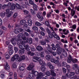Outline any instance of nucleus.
<instances>
[{
    "mask_svg": "<svg viewBox=\"0 0 79 79\" xmlns=\"http://www.w3.org/2000/svg\"><path fill=\"white\" fill-rule=\"evenodd\" d=\"M35 60H37L38 61H40V65H44V63L43 62V61L41 60L40 58L37 56H34L33 57V60L34 62H35L36 61Z\"/></svg>",
    "mask_w": 79,
    "mask_h": 79,
    "instance_id": "1",
    "label": "nucleus"
},
{
    "mask_svg": "<svg viewBox=\"0 0 79 79\" xmlns=\"http://www.w3.org/2000/svg\"><path fill=\"white\" fill-rule=\"evenodd\" d=\"M19 38H18V37H16V36H15V38H13L12 39V40H11V42L12 44L13 45H16V42H15V41H18V40H19Z\"/></svg>",
    "mask_w": 79,
    "mask_h": 79,
    "instance_id": "2",
    "label": "nucleus"
},
{
    "mask_svg": "<svg viewBox=\"0 0 79 79\" xmlns=\"http://www.w3.org/2000/svg\"><path fill=\"white\" fill-rule=\"evenodd\" d=\"M75 74V73L74 72H71L70 74L68 73L66 74V76L70 79H73L74 77V75Z\"/></svg>",
    "mask_w": 79,
    "mask_h": 79,
    "instance_id": "3",
    "label": "nucleus"
},
{
    "mask_svg": "<svg viewBox=\"0 0 79 79\" xmlns=\"http://www.w3.org/2000/svg\"><path fill=\"white\" fill-rule=\"evenodd\" d=\"M22 43H23V40H19L18 41H17V45L18 46V47H19V48L20 49H21V50L23 49V46L21 45V44Z\"/></svg>",
    "mask_w": 79,
    "mask_h": 79,
    "instance_id": "4",
    "label": "nucleus"
},
{
    "mask_svg": "<svg viewBox=\"0 0 79 79\" xmlns=\"http://www.w3.org/2000/svg\"><path fill=\"white\" fill-rule=\"evenodd\" d=\"M34 67V64L33 63H31L27 68V69L28 71H31Z\"/></svg>",
    "mask_w": 79,
    "mask_h": 79,
    "instance_id": "5",
    "label": "nucleus"
},
{
    "mask_svg": "<svg viewBox=\"0 0 79 79\" xmlns=\"http://www.w3.org/2000/svg\"><path fill=\"white\" fill-rule=\"evenodd\" d=\"M52 34L54 38H55L57 40H60V36L56 35L54 32H52Z\"/></svg>",
    "mask_w": 79,
    "mask_h": 79,
    "instance_id": "6",
    "label": "nucleus"
},
{
    "mask_svg": "<svg viewBox=\"0 0 79 79\" xmlns=\"http://www.w3.org/2000/svg\"><path fill=\"white\" fill-rule=\"evenodd\" d=\"M45 23L46 25L48 27H50L51 29H52V31H53V32H54V30H53V27H52L51 26H50V25L49 24V21H45Z\"/></svg>",
    "mask_w": 79,
    "mask_h": 79,
    "instance_id": "7",
    "label": "nucleus"
},
{
    "mask_svg": "<svg viewBox=\"0 0 79 79\" xmlns=\"http://www.w3.org/2000/svg\"><path fill=\"white\" fill-rule=\"evenodd\" d=\"M5 69L6 70V71H10V66H9V65L8 64V63H7V62H6V64L5 66Z\"/></svg>",
    "mask_w": 79,
    "mask_h": 79,
    "instance_id": "8",
    "label": "nucleus"
},
{
    "mask_svg": "<svg viewBox=\"0 0 79 79\" xmlns=\"http://www.w3.org/2000/svg\"><path fill=\"white\" fill-rule=\"evenodd\" d=\"M22 44V45H23V46L24 47H25V49L26 50H27V51H29V48H30L28 45H25L24 44H23V43L22 44Z\"/></svg>",
    "mask_w": 79,
    "mask_h": 79,
    "instance_id": "9",
    "label": "nucleus"
},
{
    "mask_svg": "<svg viewBox=\"0 0 79 79\" xmlns=\"http://www.w3.org/2000/svg\"><path fill=\"white\" fill-rule=\"evenodd\" d=\"M25 48H23L22 49H20L19 52V55H23L24 53V50Z\"/></svg>",
    "mask_w": 79,
    "mask_h": 79,
    "instance_id": "10",
    "label": "nucleus"
},
{
    "mask_svg": "<svg viewBox=\"0 0 79 79\" xmlns=\"http://www.w3.org/2000/svg\"><path fill=\"white\" fill-rule=\"evenodd\" d=\"M48 47H47V50L49 52H50V53H52V48L50 46V45L48 44H47Z\"/></svg>",
    "mask_w": 79,
    "mask_h": 79,
    "instance_id": "11",
    "label": "nucleus"
},
{
    "mask_svg": "<svg viewBox=\"0 0 79 79\" xmlns=\"http://www.w3.org/2000/svg\"><path fill=\"white\" fill-rule=\"evenodd\" d=\"M36 49L38 51H42L44 48L41 46H37L36 47Z\"/></svg>",
    "mask_w": 79,
    "mask_h": 79,
    "instance_id": "12",
    "label": "nucleus"
},
{
    "mask_svg": "<svg viewBox=\"0 0 79 79\" xmlns=\"http://www.w3.org/2000/svg\"><path fill=\"white\" fill-rule=\"evenodd\" d=\"M72 60V56H71L69 55L67 59V62L69 63H71V61Z\"/></svg>",
    "mask_w": 79,
    "mask_h": 79,
    "instance_id": "13",
    "label": "nucleus"
},
{
    "mask_svg": "<svg viewBox=\"0 0 79 79\" xmlns=\"http://www.w3.org/2000/svg\"><path fill=\"white\" fill-rule=\"evenodd\" d=\"M29 77H30V79H34V74L33 73H29Z\"/></svg>",
    "mask_w": 79,
    "mask_h": 79,
    "instance_id": "14",
    "label": "nucleus"
},
{
    "mask_svg": "<svg viewBox=\"0 0 79 79\" xmlns=\"http://www.w3.org/2000/svg\"><path fill=\"white\" fill-rule=\"evenodd\" d=\"M14 57H15V58L16 60H17L19 61V54H16L14 55Z\"/></svg>",
    "mask_w": 79,
    "mask_h": 79,
    "instance_id": "15",
    "label": "nucleus"
},
{
    "mask_svg": "<svg viewBox=\"0 0 79 79\" xmlns=\"http://www.w3.org/2000/svg\"><path fill=\"white\" fill-rule=\"evenodd\" d=\"M75 13H76L75 10H74V9H72L71 11V15L72 16H73L74 15H75Z\"/></svg>",
    "mask_w": 79,
    "mask_h": 79,
    "instance_id": "16",
    "label": "nucleus"
},
{
    "mask_svg": "<svg viewBox=\"0 0 79 79\" xmlns=\"http://www.w3.org/2000/svg\"><path fill=\"white\" fill-rule=\"evenodd\" d=\"M33 8L35 11H37V5L35 4H34L33 5Z\"/></svg>",
    "mask_w": 79,
    "mask_h": 79,
    "instance_id": "17",
    "label": "nucleus"
},
{
    "mask_svg": "<svg viewBox=\"0 0 79 79\" xmlns=\"http://www.w3.org/2000/svg\"><path fill=\"white\" fill-rule=\"evenodd\" d=\"M25 60V56L23 55L21 56V58H19V61H21L22 60Z\"/></svg>",
    "mask_w": 79,
    "mask_h": 79,
    "instance_id": "18",
    "label": "nucleus"
},
{
    "mask_svg": "<svg viewBox=\"0 0 79 79\" xmlns=\"http://www.w3.org/2000/svg\"><path fill=\"white\" fill-rule=\"evenodd\" d=\"M45 58L47 60H50L51 59V56L49 54H47L46 55Z\"/></svg>",
    "mask_w": 79,
    "mask_h": 79,
    "instance_id": "19",
    "label": "nucleus"
},
{
    "mask_svg": "<svg viewBox=\"0 0 79 79\" xmlns=\"http://www.w3.org/2000/svg\"><path fill=\"white\" fill-rule=\"evenodd\" d=\"M36 16L37 17V18H38L40 19V21H42L43 20V19H44V18H43L42 16H40V15H39V14H37Z\"/></svg>",
    "mask_w": 79,
    "mask_h": 79,
    "instance_id": "20",
    "label": "nucleus"
},
{
    "mask_svg": "<svg viewBox=\"0 0 79 79\" xmlns=\"http://www.w3.org/2000/svg\"><path fill=\"white\" fill-rule=\"evenodd\" d=\"M27 23L28 26H31L32 25V20L30 19H28V20Z\"/></svg>",
    "mask_w": 79,
    "mask_h": 79,
    "instance_id": "21",
    "label": "nucleus"
},
{
    "mask_svg": "<svg viewBox=\"0 0 79 79\" xmlns=\"http://www.w3.org/2000/svg\"><path fill=\"white\" fill-rule=\"evenodd\" d=\"M50 72L52 76L54 77L56 76V73H55L53 70H51Z\"/></svg>",
    "mask_w": 79,
    "mask_h": 79,
    "instance_id": "22",
    "label": "nucleus"
},
{
    "mask_svg": "<svg viewBox=\"0 0 79 79\" xmlns=\"http://www.w3.org/2000/svg\"><path fill=\"white\" fill-rule=\"evenodd\" d=\"M25 23H26V20H23L20 21V24L21 25H23L25 24Z\"/></svg>",
    "mask_w": 79,
    "mask_h": 79,
    "instance_id": "23",
    "label": "nucleus"
},
{
    "mask_svg": "<svg viewBox=\"0 0 79 79\" xmlns=\"http://www.w3.org/2000/svg\"><path fill=\"white\" fill-rule=\"evenodd\" d=\"M23 35H24L23 33H19L18 34V37L19 39V38H22V37H23Z\"/></svg>",
    "mask_w": 79,
    "mask_h": 79,
    "instance_id": "24",
    "label": "nucleus"
},
{
    "mask_svg": "<svg viewBox=\"0 0 79 79\" xmlns=\"http://www.w3.org/2000/svg\"><path fill=\"white\" fill-rule=\"evenodd\" d=\"M16 7V5H12L10 7L11 10H13L15 9Z\"/></svg>",
    "mask_w": 79,
    "mask_h": 79,
    "instance_id": "25",
    "label": "nucleus"
},
{
    "mask_svg": "<svg viewBox=\"0 0 79 79\" xmlns=\"http://www.w3.org/2000/svg\"><path fill=\"white\" fill-rule=\"evenodd\" d=\"M72 63H76L77 62V59H72Z\"/></svg>",
    "mask_w": 79,
    "mask_h": 79,
    "instance_id": "26",
    "label": "nucleus"
},
{
    "mask_svg": "<svg viewBox=\"0 0 79 79\" xmlns=\"http://www.w3.org/2000/svg\"><path fill=\"white\" fill-rule=\"evenodd\" d=\"M12 15H13V12L12 11H10L9 12V13L7 15V16L8 18H9V17H10V16H11Z\"/></svg>",
    "mask_w": 79,
    "mask_h": 79,
    "instance_id": "27",
    "label": "nucleus"
},
{
    "mask_svg": "<svg viewBox=\"0 0 79 79\" xmlns=\"http://www.w3.org/2000/svg\"><path fill=\"white\" fill-rule=\"evenodd\" d=\"M40 76H44V74L42 73H40L38 74V77H37L36 78L37 79H39Z\"/></svg>",
    "mask_w": 79,
    "mask_h": 79,
    "instance_id": "28",
    "label": "nucleus"
},
{
    "mask_svg": "<svg viewBox=\"0 0 79 79\" xmlns=\"http://www.w3.org/2000/svg\"><path fill=\"white\" fill-rule=\"evenodd\" d=\"M61 50L60 49H57L56 50V53L58 55H60L61 53Z\"/></svg>",
    "mask_w": 79,
    "mask_h": 79,
    "instance_id": "29",
    "label": "nucleus"
},
{
    "mask_svg": "<svg viewBox=\"0 0 79 79\" xmlns=\"http://www.w3.org/2000/svg\"><path fill=\"white\" fill-rule=\"evenodd\" d=\"M41 70L42 71H44L45 70V66L44 65H42L41 66Z\"/></svg>",
    "mask_w": 79,
    "mask_h": 79,
    "instance_id": "30",
    "label": "nucleus"
},
{
    "mask_svg": "<svg viewBox=\"0 0 79 79\" xmlns=\"http://www.w3.org/2000/svg\"><path fill=\"white\" fill-rule=\"evenodd\" d=\"M32 29H33V31H37L38 28L35 26H33L32 27Z\"/></svg>",
    "mask_w": 79,
    "mask_h": 79,
    "instance_id": "31",
    "label": "nucleus"
},
{
    "mask_svg": "<svg viewBox=\"0 0 79 79\" xmlns=\"http://www.w3.org/2000/svg\"><path fill=\"white\" fill-rule=\"evenodd\" d=\"M14 32L15 34H18L19 33V31L18 28H17L14 30Z\"/></svg>",
    "mask_w": 79,
    "mask_h": 79,
    "instance_id": "32",
    "label": "nucleus"
},
{
    "mask_svg": "<svg viewBox=\"0 0 79 79\" xmlns=\"http://www.w3.org/2000/svg\"><path fill=\"white\" fill-rule=\"evenodd\" d=\"M40 44H41L42 45H45L46 44V42L45 41H41L40 42Z\"/></svg>",
    "mask_w": 79,
    "mask_h": 79,
    "instance_id": "33",
    "label": "nucleus"
},
{
    "mask_svg": "<svg viewBox=\"0 0 79 79\" xmlns=\"http://www.w3.org/2000/svg\"><path fill=\"white\" fill-rule=\"evenodd\" d=\"M5 14L6 13L5 12H1L0 14V15L1 17H3L5 15Z\"/></svg>",
    "mask_w": 79,
    "mask_h": 79,
    "instance_id": "34",
    "label": "nucleus"
},
{
    "mask_svg": "<svg viewBox=\"0 0 79 79\" xmlns=\"http://www.w3.org/2000/svg\"><path fill=\"white\" fill-rule=\"evenodd\" d=\"M28 29H26L25 31L27 32H29V33H31V31L30 30V28H28Z\"/></svg>",
    "mask_w": 79,
    "mask_h": 79,
    "instance_id": "35",
    "label": "nucleus"
},
{
    "mask_svg": "<svg viewBox=\"0 0 79 79\" xmlns=\"http://www.w3.org/2000/svg\"><path fill=\"white\" fill-rule=\"evenodd\" d=\"M35 25L37 26H42V24L38 22H36L35 23Z\"/></svg>",
    "mask_w": 79,
    "mask_h": 79,
    "instance_id": "36",
    "label": "nucleus"
},
{
    "mask_svg": "<svg viewBox=\"0 0 79 79\" xmlns=\"http://www.w3.org/2000/svg\"><path fill=\"white\" fill-rule=\"evenodd\" d=\"M34 74L35 76H39V73L37 71H35L34 72Z\"/></svg>",
    "mask_w": 79,
    "mask_h": 79,
    "instance_id": "37",
    "label": "nucleus"
},
{
    "mask_svg": "<svg viewBox=\"0 0 79 79\" xmlns=\"http://www.w3.org/2000/svg\"><path fill=\"white\" fill-rule=\"evenodd\" d=\"M67 65V63H66L65 62H62V66H64V67H66Z\"/></svg>",
    "mask_w": 79,
    "mask_h": 79,
    "instance_id": "38",
    "label": "nucleus"
},
{
    "mask_svg": "<svg viewBox=\"0 0 79 79\" xmlns=\"http://www.w3.org/2000/svg\"><path fill=\"white\" fill-rule=\"evenodd\" d=\"M56 48H57V50H59L60 49V45L58 44H56Z\"/></svg>",
    "mask_w": 79,
    "mask_h": 79,
    "instance_id": "39",
    "label": "nucleus"
},
{
    "mask_svg": "<svg viewBox=\"0 0 79 79\" xmlns=\"http://www.w3.org/2000/svg\"><path fill=\"white\" fill-rule=\"evenodd\" d=\"M7 53H9V55H11L12 53H13V50H11L9 51V52H7Z\"/></svg>",
    "mask_w": 79,
    "mask_h": 79,
    "instance_id": "40",
    "label": "nucleus"
},
{
    "mask_svg": "<svg viewBox=\"0 0 79 79\" xmlns=\"http://www.w3.org/2000/svg\"><path fill=\"white\" fill-rule=\"evenodd\" d=\"M16 7L17 9H21V7L19 6V5L18 4H16Z\"/></svg>",
    "mask_w": 79,
    "mask_h": 79,
    "instance_id": "41",
    "label": "nucleus"
},
{
    "mask_svg": "<svg viewBox=\"0 0 79 79\" xmlns=\"http://www.w3.org/2000/svg\"><path fill=\"white\" fill-rule=\"evenodd\" d=\"M62 54L63 56H65V57H66V56H68V54L67 53V52H66L62 53Z\"/></svg>",
    "mask_w": 79,
    "mask_h": 79,
    "instance_id": "42",
    "label": "nucleus"
},
{
    "mask_svg": "<svg viewBox=\"0 0 79 79\" xmlns=\"http://www.w3.org/2000/svg\"><path fill=\"white\" fill-rule=\"evenodd\" d=\"M23 35L25 36H27V37H29V33H27V32H24Z\"/></svg>",
    "mask_w": 79,
    "mask_h": 79,
    "instance_id": "43",
    "label": "nucleus"
},
{
    "mask_svg": "<svg viewBox=\"0 0 79 79\" xmlns=\"http://www.w3.org/2000/svg\"><path fill=\"white\" fill-rule=\"evenodd\" d=\"M25 69V68L24 67V66H21L19 68V69L21 71H24V69Z\"/></svg>",
    "mask_w": 79,
    "mask_h": 79,
    "instance_id": "44",
    "label": "nucleus"
},
{
    "mask_svg": "<svg viewBox=\"0 0 79 79\" xmlns=\"http://www.w3.org/2000/svg\"><path fill=\"white\" fill-rule=\"evenodd\" d=\"M31 14H32V15H35V12L34 11V10H32V9H31Z\"/></svg>",
    "mask_w": 79,
    "mask_h": 79,
    "instance_id": "45",
    "label": "nucleus"
},
{
    "mask_svg": "<svg viewBox=\"0 0 79 79\" xmlns=\"http://www.w3.org/2000/svg\"><path fill=\"white\" fill-rule=\"evenodd\" d=\"M24 15H27L29 13V12L26 10H23Z\"/></svg>",
    "mask_w": 79,
    "mask_h": 79,
    "instance_id": "46",
    "label": "nucleus"
},
{
    "mask_svg": "<svg viewBox=\"0 0 79 79\" xmlns=\"http://www.w3.org/2000/svg\"><path fill=\"white\" fill-rule=\"evenodd\" d=\"M46 31H47V33L49 34H51V32H50V31L48 28H46Z\"/></svg>",
    "mask_w": 79,
    "mask_h": 79,
    "instance_id": "47",
    "label": "nucleus"
},
{
    "mask_svg": "<svg viewBox=\"0 0 79 79\" xmlns=\"http://www.w3.org/2000/svg\"><path fill=\"white\" fill-rule=\"evenodd\" d=\"M14 50L16 53L18 51V48L16 47H14Z\"/></svg>",
    "mask_w": 79,
    "mask_h": 79,
    "instance_id": "48",
    "label": "nucleus"
},
{
    "mask_svg": "<svg viewBox=\"0 0 79 79\" xmlns=\"http://www.w3.org/2000/svg\"><path fill=\"white\" fill-rule=\"evenodd\" d=\"M29 3L30 4H31V5H33V4H34L35 3H34V2L31 0H29Z\"/></svg>",
    "mask_w": 79,
    "mask_h": 79,
    "instance_id": "49",
    "label": "nucleus"
},
{
    "mask_svg": "<svg viewBox=\"0 0 79 79\" xmlns=\"http://www.w3.org/2000/svg\"><path fill=\"white\" fill-rule=\"evenodd\" d=\"M46 74L48 76H50V72L48 71L46 73Z\"/></svg>",
    "mask_w": 79,
    "mask_h": 79,
    "instance_id": "50",
    "label": "nucleus"
},
{
    "mask_svg": "<svg viewBox=\"0 0 79 79\" xmlns=\"http://www.w3.org/2000/svg\"><path fill=\"white\" fill-rule=\"evenodd\" d=\"M62 71L64 73H66V69L64 68H62Z\"/></svg>",
    "mask_w": 79,
    "mask_h": 79,
    "instance_id": "51",
    "label": "nucleus"
},
{
    "mask_svg": "<svg viewBox=\"0 0 79 79\" xmlns=\"http://www.w3.org/2000/svg\"><path fill=\"white\" fill-rule=\"evenodd\" d=\"M4 31H2V30L0 29V35H2V34H4Z\"/></svg>",
    "mask_w": 79,
    "mask_h": 79,
    "instance_id": "52",
    "label": "nucleus"
},
{
    "mask_svg": "<svg viewBox=\"0 0 79 79\" xmlns=\"http://www.w3.org/2000/svg\"><path fill=\"white\" fill-rule=\"evenodd\" d=\"M29 43L30 44H32V38H29Z\"/></svg>",
    "mask_w": 79,
    "mask_h": 79,
    "instance_id": "53",
    "label": "nucleus"
},
{
    "mask_svg": "<svg viewBox=\"0 0 79 79\" xmlns=\"http://www.w3.org/2000/svg\"><path fill=\"white\" fill-rule=\"evenodd\" d=\"M6 58V60H8V59H9L10 58V56L8 54H6L5 56Z\"/></svg>",
    "mask_w": 79,
    "mask_h": 79,
    "instance_id": "54",
    "label": "nucleus"
},
{
    "mask_svg": "<svg viewBox=\"0 0 79 79\" xmlns=\"http://www.w3.org/2000/svg\"><path fill=\"white\" fill-rule=\"evenodd\" d=\"M48 36L50 39H52L53 38V36L52 35V34H49Z\"/></svg>",
    "mask_w": 79,
    "mask_h": 79,
    "instance_id": "55",
    "label": "nucleus"
},
{
    "mask_svg": "<svg viewBox=\"0 0 79 79\" xmlns=\"http://www.w3.org/2000/svg\"><path fill=\"white\" fill-rule=\"evenodd\" d=\"M40 34L42 36H45V33L44 32L41 31L40 32Z\"/></svg>",
    "mask_w": 79,
    "mask_h": 79,
    "instance_id": "56",
    "label": "nucleus"
},
{
    "mask_svg": "<svg viewBox=\"0 0 79 79\" xmlns=\"http://www.w3.org/2000/svg\"><path fill=\"white\" fill-rule=\"evenodd\" d=\"M2 9H5V8H6V7H7V5L6 4H4L2 6Z\"/></svg>",
    "mask_w": 79,
    "mask_h": 79,
    "instance_id": "57",
    "label": "nucleus"
},
{
    "mask_svg": "<svg viewBox=\"0 0 79 79\" xmlns=\"http://www.w3.org/2000/svg\"><path fill=\"white\" fill-rule=\"evenodd\" d=\"M14 77L15 79H17V74L16 73H14Z\"/></svg>",
    "mask_w": 79,
    "mask_h": 79,
    "instance_id": "58",
    "label": "nucleus"
},
{
    "mask_svg": "<svg viewBox=\"0 0 79 79\" xmlns=\"http://www.w3.org/2000/svg\"><path fill=\"white\" fill-rule=\"evenodd\" d=\"M40 55L41 57L42 58H44V52H41Z\"/></svg>",
    "mask_w": 79,
    "mask_h": 79,
    "instance_id": "59",
    "label": "nucleus"
},
{
    "mask_svg": "<svg viewBox=\"0 0 79 79\" xmlns=\"http://www.w3.org/2000/svg\"><path fill=\"white\" fill-rule=\"evenodd\" d=\"M13 66L14 68H16V67H17V65L16 63H14L13 64Z\"/></svg>",
    "mask_w": 79,
    "mask_h": 79,
    "instance_id": "60",
    "label": "nucleus"
},
{
    "mask_svg": "<svg viewBox=\"0 0 79 79\" xmlns=\"http://www.w3.org/2000/svg\"><path fill=\"white\" fill-rule=\"evenodd\" d=\"M15 60H16V58L13 56L11 58V60L12 61H14Z\"/></svg>",
    "mask_w": 79,
    "mask_h": 79,
    "instance_id": "61",
    "label": "nucleus"
},
{
    "mask_svg": "<svg viewBox=\"0 0 79 79\" xmlns=\"http://www.w3.org/2000/svg\"><path fill=\"white\" fill-rule=\"evenodd\" d=\"M49 68L51 69H53L55 68V67L52 65L50 67H49Z\"/></svg>",
    "mask_w": 79,
    "mask_h": 79,
    "instance_id": "62",
    "label": "nucleus"
},
{
    "mask_svg": "<svg viewBox=\"0 0 79 79\" xmlns=\"http://www.w3.org/2000/svg\"><path fill=\"white\" fill-rule=\"evenodd\" d=\"M5 75L4 74H2L1 75V77L2 79H3L5 77Z\"/></svg>",
    "mask_w": 79,
    "mask_h": 79,
    "instance_id": "63",
    "label": "nucleus"
},
{
    "mask_svg": "<svg viewBox=\"0 0 79 79\" xmlns=\"http://www.w3.org/2000/svg\"><path fill=\"white\" fill-rule=\"evenodd\" d=\"M52 65V64H51L50 62H48L47 63V66H49L50 67Z\"/></svg>",
    "mask_w": 79,
    "mask_h": 79,
    "instance_id": "64",
    "label": "nucleus"
}]
</instances>
